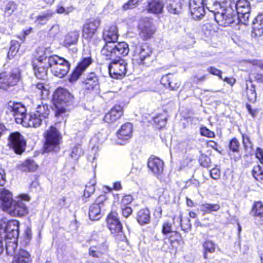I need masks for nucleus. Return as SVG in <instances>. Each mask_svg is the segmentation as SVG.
<instances>
[{
	"mask_svg": "<svg viewBox=\"0 0 263 263\" xmlns=\"http://www.w3.org/2000/svg\"><path fill=\"white\" fill-rule=\"evenodd\" d=\"M31 88L41 99L47 97L49 95V86L43 83L39 82L33 84L32 85Z\"/></svg>",
	"mask_w": 263,
	"mask_h": 263,
	"instance_id": "cd10ccee",
	"label": "nucleus"
},
{
	"mask_svg": "<svg viewBox=\"0 0 263 263\" xmlns=\"http://www.w3.org/2000/svg\"><path fill=\"white\" fill-rule=\"evenodd\" d=\"M48 64L53 74L59 78H64L69 70V62L57 55L48 56Z\"/></svg>",
	"mask_w": 263,
	"mask_h": 263,
	"instance_id": "39448f33",
	"label": "nucleus"
},
{
	"mask_svg": "<svg viewBox=\"0 0 263 263\" xmlns=\"http://www.w3.org/2000/svg\"><path fill=\"white\" fill-rule=\"evenodd\" d=\"M45 140V151L46 152H57L60 149L62 136L58 130L53 126H50L44 133Z\"/></svg>",
	"mask_w": 263,
	"mask_h": 263,
	"instance_id": "423d86ee",
	"label": "nucleus"
},
{
	"mask_svg": "<svg viewBox=\"0 0 263 263\" xmlns=\"http://www.w3.org/2000/svg\"><path fill=\"white\" fill-rule=\"evenodd\" d=\"M252 28L254 32L263 30V15H258L253 20Z\"/></svg>",
	"mask_w": 263,
	"mask_h": 263,
	"instance_id": "ea45409f",
	"label": "nucleus"
},
{
	"mask_svg": "<svg viewBox=\"0 0 263 263\" xmlns=\"http://www.w3.org/2000/svg\"><path fill=\"white\" fill-rule=\"evenodd\" d=\"M138 28L142 33H154L156 31V27L153 24V22L147 18L140 22Z\"/></svg>",
	"mask_w": 263,
	"mask_h": 263,
	"instance_id": "c85d7f7f",
	"label": "nucleus"
},
{
	"mask_svg": "<svg viewBox=\"0 0 263 263\" xmlns=\"http://www.w3.org/2000/svg\"><path fill=\"white\" fill-rule=\"evenodd\" d=\"M29 197L26 194L21 195L17 199L13 200L7 212L14 216H23L28 213V210L25 202L28 201Z\"/></svg>",
	"mask_w": 263,
	"mask_h": 263,
	"instance_id": "1a4fd4ad",
	"label": "nucleus"
},
{
	"mask_svg": "<svg viewBox=\"0 0 263 263\" xmlns=\"http://www.w3.org/2000/svg\"><path fill=\"white\" fill-rule=\"evenodd\" d=\"M117 57L120 58V55L125 56L128 54L129 49L128 45L125 42L118 43L116 45H114Z\"/></svg>",
	"mask_w": 263,
	"mask_h": 263,
	"instance_id": "473e14b6",
	"label": "nucleus"
},
{
	"mask_svg": "<svg viewBox=\"0 0 263 263\" xmlns=\"http://www.w3.org/2000/svg\"><path fill=\"white\" fill-rule=\"evenodd\" d=\"M183 2V0H166L165 7L168 12L178 14L181 11Z\"/></svg>",
	"mask_w": 263,
	"mask_h": 263,
	"instance_id": "b1692460",
	"label": "nucleus"
},
{
	"mask_svg": "<svg viewBox=\"0 0 263 263\" xmlns=\"http://www.w3.org/2000/svg\"><path fill=\"white\" fill-rule=\"evenodd\" d=\"M83 84L84 88L87 90L98 92L99 89V79L94 72L88 73L84 79Z\"/></svg>",
	"mask_w": 263,
	"mask_h": 263,
	"instance_id": "f3484780",
	"label": "nucleus"
},
{
	"mask_svg": "<svg viewBox=\"0 0 263 263\" xmlns=\"http://www.w3.org/2000/svg\"><path fill=\"white\" fill-rule=\"evenodd\" d=\"M164 4L161 0H149L146 7L148 12L159 14L162 12Z\"/></svg>",
	"mask_w": 263,
	"mask_h": 263,
	"instance_id": "bb28decb",
	"label": "nucleus"
},
{
	"mask_svg": "<svg viewBox=\"0 0 263 263\" xmlns=\"http://www.w3.org/2000/svg\"><path fill=\"white\" fill-rule=\"evenodd\" d=\"M31 258L30 254L24 250H20L14 255L12 263H31Z\"/></svg>",
	"mask_w": 263,
	"mask_h": 263,
	"instance_id": "c756f323",
	"label": "nucleus"
},
{
	"mask_svg": "<svg viewBox=\"0 0 263 263\" xmlns=\"http://www.w3.org/2000/svg\"><path fill=\"white\" fill-rule=\"evenodd\" d=\"M199 161L201 165L204 167H208L211 163L210 158L204 155H201L200 156Z\"/></svg>",
	"mask_w": 263,
	"mask_h": 263,
	"instance_id": "3c124183",
	"label": "nucleus"
},
{
	"mask_svg": "<svg viewBox=\"0 0 263 263\" xmlns=\"http://www.w3.org/2000/svg\"><path fill=\"white\" fill-rule=\"evenodd\" d=\"M101 55L106 60L117 57L113 45L105 44L101 50Z\"/></svg>",
	"mask_w": 263,
	"mask_h": 263,
	"instance_id": "f704fd0d",
	"label": "nucleus"
},
{
	"mask_svg": "<svg viewBox=\"0 0 263 263\" xmlns=\"http://www.w3.org/2000/svg\"><path fill=\"white\" fill-rule=\"evenodd\" d=\"M200 134L202 136L209 138H213L215 136L214 133L209 130L206 127H201L200 128Z\"/></svg>",
	"mask_w": 263,
	"mask_h": 263,
	"instance_id": "5fc2aeb1",
	"label": "nucleus"
},
{
	"mask_svg": "<svg viewBox=\"0 0 263 263\" xmlns=\"http://www.w3.org/2000/svg\"><path fill=\"white\" fill-rule=\"evenodd\" d=\"M253 177L258 181H263V171L260 165L254 166L252 171Z\"/></svg>",
	"mask_w": 263,
	"mask_h": 263,
	"instance_id": "c03bdc74",
	"label": "nucleus"
},
{
	"mask_svg": "<svg viewBox=\"0 0 263 263\" xmlns=\"http://www.w3.org/2000/svg\"><path fill=\"white\" fill-rule=\"evenodd\" d=\"M54 14V12L52 10H48L38 15L36 21L39 24H44L52 17Z\"/></svg>",
	"mask_w": 263,
	"mask_h": 263,
	"instance_id": "4c0bfd02",
	"label": "nucleus"
},
{
	"mask_svg": "<svg viewBox=\"0 0 263 263\" xmlns=\"http://www.w3.org/2000/svg\"><path fill=\"white\" fill-rule=\"evenodd\" d=\"M133 200V197L130 195L123 196L121 201V206H126V205L130 204L132 202Z\"/></svg>",
	"mask_w": 263,
	"mask_h": 263,
	"instance_id": "13d9d810",
	"label": "nucleus"
},
{
	"mask_svg": "<svg viewBox=\"0 0 263 263\" xmlns=\"http://www.w3.org/2000/svg\"><path fill=\"white\" fill-rule=\"evenodd\" d=\"M23 168L24 171H35L38 167L36 163L31 159L26 160L23 164Z\"/></svg>",
	"mask_w": 263,
	"mask_h": 263,
	"instance_id": "37998d69",
	"label": "nucleus"
},
{
	"mask_svg": "<svg viewBox=\"0 0 263 263\" xmlns=\"http://www.w3.org/2000/svg\"><path fill=\"white\" fill-rule=\"evenodd\" d=\"M20 46V44L17 41H11V46L8 53V57L9 59L13 58L16 55V54L18 52Z\"/></svg>",
	"mask_w": 263,
	"mask_h": 263,
	"instance_id": "a18cd8bd",
	"label": "nucleus"
},
{
	"mask_svg": "<svg viewBox=\"0 0 263 263\" xmlns=\"http://www.w3.org/2000/svg\"><path fill=\"white\" fill-rule=\"evenodd\" d=\"M252 211L255 216H261L263 215V203L261 202H256Z\"/></svg>",
	"mask_w": 263,
	"mask_h": 263,
	"instance_id": "de8ad7c7",
	"label": "nucleus"
},
{
	"mask_svg": "<svg viewBox=\"0 0 263 263\" xmlns=\"http://www.w3.org/2000/svg\"><path fill=\"white\" fill-rule=\"evenodd\" d=\"M16 239L17 238H5V249L8 255H12L15 252L17 246Z\"/></svg>",
	"mask_w": 263,
	"mask_h": 263,
	"instance_id": "e433bc0d",
	"label": "nucleus"
},
{
	"mask_svg": "<svg viewBox=\"0 0 263 263\" xmlns=\"http://www.w3.org/2000/svg\"><path fill=\"white\" fill-rule=\"evenodd\" d=\"M202 0H190L189 8L193 18H200L204 14Z\"/></svg>",
	"mask_w": 263,
	"mask_h": 263,
	"instance_id": "dca6fc26",
	"label": "nucleus"
},
{
	"mask_svg": "<svg viewBox=\"0 0 263 263\" xmlns=\"http://www.w3.org/2000/svg\"><path fill=\"white\" fill-rule=\"evenodd\" d=\"M32 104L35 107V110L34 111L45 120H46L49 115L50 110L48 106L41 102L39 104L37 102L32 101Z\"/></svg>",
	"mask_w": 263,
	"mask_h": 263,
	"instance_id": "2f4dec72",
	"label": "nucleus"
},
{
	"mask_svg": "<svg viewBox=\"0 0 263 263\" xmlns=\"http://www.w3.org/2000/svg\"><path fill=\"white\" fill-rule=\"evenodd\" d=\"M203 4L214 14L215 20L220 26H228L233 22L231 14L228 13L226 4L228 0H202Z\"/></svg>",
	"mask_w": 263,
	"mask_h": 263,
	"instance_id": "f257e3e1",
	"label": "nucleus"
},
{
	"mask_svg": "<svg viewBox=\"0 0 263 263\" xmlns=\"http://www.w3.org/2000/svg\"><path fill=\"white\" fill-rule=\"evenodd\" d=\"M122 214L125 218H127L132 213L133 210L130 207L124 206L122 207Z\"/></svg>",
	"mask_w": 263,
	"mask_h": 263,
	"instance_id": "680f3d73",
	"label": "nucleus"
},
{
	"mask_svg": "<svg viewBox=\"0 0 263 263\" xmlns=\"http://www.w3.org/2000/svg\"><path fill=\"white\" fill-rule=\"evenodd\" d=\"M91 58H84L73 72L71 75V79L73 80H77L85 69L91 64Z\"/></svg>",
	"mask_w": 263,
	"mask_h": 263,
	"instance_id": "393cba45",
	"label": "nucleus"
},
{
	"mask_svg": "<svg viewBox=\"0 0 263 263\" xmlns=\"http://www.w3.org/2000/svg\"><path fill=\"white\" fill-rule=\"evenodd\" d=\"M20 78V72L15 68L11 71L0 72V89L7 90L17 84Z\"/></svg>",
	"mask_w": 263,
	"mask_h": 263,
	"instance_id": "6e6552de",
	"label": "nucleus"
},
{
	"mask_svg": "<svg viewBox=\"0 0 263 263\" xmlns=\"http://www.w3.org/2000/svg\"><path fill=\"white\" fill-rule=\"evenodd\" d=\"M250 63L253 65L257 66L259 67V68H260L262 70H263V61L254 60L250 61Z\"/></svg>",
	"mask_w": 263,
	"mask_h": 263,
	"instance_id": "338daca9",
	"label": "nucleus"
},
{
	"mask_svg": "<svg viewBox=\"0 0 263 263\" xmlns=\"http://www.w3.org/2000/svg\"><path fill=\"white\" fill-rule=\"evenodd\" d=\"M203 248L206 252L213 253L215 250V244L212 241L207 240L203 243Z\"/></svg>",
	"mask_w": 263,
	"mask_h": 263,
	"instance_id": "8fccbe9b",
	"label": "nucleus"
},
{
	"mask_svg": "<svg viewBox=\"0 0 263 263\" xmlns=\"http://www.w3.org/2000/svg\"><path fill=\"white\" fill-rule=\"evenodd\" d=\"M107 247L105 243L102 242L97 245H91L89 250L90 255L95 257H100L106 252Z\"/></svg>",
	"mask_w": 263,
	"mask_h": 263,
	"instance_id": "7c9ffc66",
	"label": "nucleus"
},
{
	"mask_svg": "<svg viewBox=\"0 0 263 263\" xmlns=\"http://www.w3.org/2000/svg\"><path fill=\"white\" fill-rule=\"evenodd\" d=\"M127 65L126 62L120 58L113 60L108 67L109 74L115 79L122 78L126 74Z\"/></svg>",
	"mask_w": 263,
	"mask_h": 263,
	"instance_id": "9d476101",
	"label": "nucleus"
},
{
	"mask_svg": "<svg viewBox=\"0 0 263 263\" xmlns=\"http://www.w3.org/2000/svg\"><path fill=\"white\" fill-rule=\"evenodd\" d=\"M13 200L11 192L5 189H0V208L8 211Z\"/></svg>",
	"mask_w": 263,
	"mask_h": 263,
	"instance_id": "4be33fe9",
	"label": "nucleus"
},
{
	"mask_svg": "<svg viewBox=\"0 0 263 263\" xmlns=\"http://www.w3.org/2000/svg\"><path fill=\"white\" fill-rule=\"evenodd\" d=\"M201 211L204 213H210L212 212H216L220 209V205L218 204H212L205 202L200 206Z\"/></svg>",
	"mask_w": 263,
	"mask_h": 263,
	"instance_id": "58836bf2",
	"label": "nucleus"
},
{
	"mask_svg": "<svg viewBox=\"0 0 263 263\" xmlns=\"http://www.w3.org/2000/svg\"><path fill=\"white\" fill-rule=\"evenodd\" d=\"M18 225L17 220L8 221L6 219L0 220V234L5 238H17L18 237Z\"/></svg>",
	"mask_w": 263,
	"mask_h": 263,
	"instance_id": "0eeeda50",
	"label": "nucleus"
},
{
	"mask_svg": "<svg viewBox=\"0 0 263 263\" xmlns=\"http://www.w3.org/2000/svg\"><path fill=\"white\" fill-rule=\"evenodd\" d=\"M103 37L105 44L113 45L117 42L118 36V34H103Z\"/></svg>",
	"mask_w": 263,
	"mask_h": 263,
	"instance_id": "49530a36",
	"label": "nucleus"
},
{
	"mask_svg": "<svg viewBox=\"0 0 263 263\" xmlns=\"http://www.w3.org/2000/svg\"><path fill=\"white\" fill-rule=\"evenodd\" d=\"M73 99V96L65 88H59L55 91L53 99L56 107L57 117L64 118L68 115Z\"/></svg>",
	"mask_w": 263,
	"mask_h": 263,
	"instance_id": "f03ea898",
	"label": "nucleus"
},
{
	"mask_svg": "<svg viewBox=\"0 0 263 263\" xmlns=\"http://www.w3.org/2000/svg\"><path fill=\"white\" fill-rule=\"evenodd\" d=\"M147 166L154 174L158 176L163 171L164 162L158 157L151 156L148 160Z\"/></svg>",
	"mask_w": 263,
	"mask_h": 263,
	"instance_id": "6ab92c4d",
	"label": "nucleus"
},
{
	"mask_svg": "<svg viewBox=\"0 0 263 263\" xmlns=\"http://www.w3.org/2000/svg\"><path fill=\"white\" fill-rule=\"evenodd\" d=\"M16 9V5L12 2H10L7 4L5 8V15L7 16L11 15Z\"/></svg>",
	"mask_w": 263,
	"mask_h": 263,
	"instance_id": "09e8293b",
	"label": "nucleus"
},
{
	"mask_svg": "<svg viewBox=\"0 0 263 263\" xmlns=\"http://www.w3.org/2000/svg\"><path fill=\"white\" fill-rule=\"evenodd\" d=\"M239 143L236 138L232 139L229 143V147L233 152H237L238 150Z\"/></svg>",
	"mask_w": 263,
	"mask_h": 263,
	"instance_id": "864d4df0",
	"label": "nucleus"
},
{
	"mask_svg": "<svg viewBox=\"0 0 263 263\" xmlns=\"http://www.w3.org/2000/svg\"><path fill=\"white\" fill-rule=\"evenodd\" d=\"M150 218V212L148 209H143L138 211L137 213V220L141 225L149 223Z\"/></svg>",
	"mask_w": 263,
	"mask_h": 263,
	"instance_id": "72a5a7b5",
	"label": "nucleus"
},
{
	"mask_svg": "<svg viewBox=\"0 0 263 263\" xmlns=\"http://www.w3.org/2000/svg\"><path fill=\"white\" fill-rule=\"evenodd\" d=\"M242 141L246 149L252 147V143L250 141V138L248 136L245 135H242Z\"/></svg>",
	"mask_w": 263,
	"mask_h": 263,
	"instance_id": "0e129e2a",
	"label": "nucleus"
},
{
	"mask_svg": "<svg viewBox=\"0 0 263 263\" xmlns=\"http://www.w3.org/2000/svg\"><path fill=\"white\" fill-rule=\"evenodd\" d=\"M9 145L17 154H21L25 150L26 141L20 133H11L9 137Z\"/></svg>",
	"mask_w": 263,
	"mask_h": 263,
	"instance_id": "4468645a",
	"label": "nucleus"
},
{
	"mask_svg": "<svg viewBox=\"0 0 263 263\" xmlns=\"http://www.w3.org/2000/svg\"><path fill=\"white\" fill-rule=\"evenodd\" d=\"M207 71L211 74L218 76L219 79H223L222 77V71L220 70L217 69L216 68L210 66L207 68Z\"/></svg>",
	"mask_w": 263,
	"mask_h": 263,
	"instance_id": "603ef678",
	"label": "nucleus"
},
{
	"mask_svg": "<svg viewBox=\"0 0 263 263\" xmlns=\"http://www.w3.org/2000/svg\"><path fill=\"white\" fill-rule=\"evenodd\" d=\"M83 153L84 152L81 146L77 145L72 148L70 156L74 160H78L83 155Z\"/></svg>",
	"mask_w": 263,
	"mask_h": 263,
	"instance_id": "79ce46f5",
	"label": "nucleus"
},
{
	"mask_svg": "<svg viewBox=\"0 0 263 263\" xmlns=\"http://www.w3.org/2000/svg\"><path fill=\"white\" fill-rule=\"evenodd\" d=\"M90 184V185H87L86 186V188L84 190V194H86L87 193H89V194H93L94 193L95 191L94 186L96 184V181L92 180Z\"/></svg>",
	"mask_w": 263,
	"mask_h": 263,
	"instance_id": "bf43d9fd",
	"label": "nucleus"
},
{
	"mask_svg": "<svg viewBox=\"0 0 263 263\" xmlns=\"http://www.w3.org/2000/svg\"><path fill=\"white\" fill-rule=\"evenodd\" d=\"M123 114V108L121 105L114 106L104 118V121L108 123H111L119 119Z\"/></svg>",
	"mask_w": 263,
	"mask_h": 263,
	"instance_id": "412c9836",
	"label": "nucleus"
},
{
	"mask_svg": "<svg viewBox=\"0 0 263 263\" xmlns=\"http://www.w3.org/2000/svg\"><path fill=\"white\" fill-rule=\"evenodd\" d=\"M44 121L46 122V120L35 112L32 111L26 116L23 124L29 127H37Z\"/></svg>",
	"mask_w": 263,
	"mask_h": 263,
	"instance_id": "5701e85b",
	"label": "nucleus"
},
{
	"mask_svg": "<svg viewBox=\"0 0 263 263\" xmlns=\"http://www.w3.org/2000/svg\"><path fill=\"white\" fill-rule=\"evenodd\" d=\"M255 156L260 163L263 164V149L259 147L257 148L255 152Z\"/></svg>",
	"mask_w": 263,
	"mask_h": 263,
	"instance_id": "e2e57ef3",
	"label": "nucleus"
},
{
	"mask_svg": "<svg viewBox=\"0 0 263 263\" xmlns=\"http://www.w3.org/2000/svg\"><path fill=\"white\" fill-rule=\"evenodd\" d=\"M106 220L107 226L111 233L117 235H120L122 233V226L117 217V213H110Z\"/></svg>",
	"mask_w": 263,
	"mask_h": 263,
	"instance_id": "2eb2a0df",
	"label": "nucleus"
},
{
	"mask_svg": "<svg viewBox=\"0 0 263 263\" xmlns=\"http://www.w3.org/2000/svg\"><path fill=\"white\" fill-rule=\"evenodd\" d=\"M226 9L228 10V13L232 15L233 22L236 17L237 14L239 22L246 24L250 17V3L248 0H238L236 3H230L228 5L226 4Z\"/></svg>",
	"mask_w": 263,
	"mask_h": 263,
	"instance_id": "7ed1b4c3",
	"label": "nucleus"
},
{
	"mask_svg": "<svg viewBox=\"0 0 263 263\" xmlns=\"http://www.w3.org/2000/svg\"><path fill=\"white\" fill-rule=\"evenodd\" d=\"M106 199L104 195L100 196L92 204L89 211V217L92 220H98L101 217V211L106 204Z\"/></svg>",
	"mask_w": 263,
	"mask_h": 263,
	"instance_id": "ddd939ff",
	"label": "nucleus"
},
{
	"mask_svg": "<svg viewBox=\"0 0 263 263\" xmlns=\"http://www.w3.org/2000/svg\"><path fill=\"white\" fill-rule=\"evenodd\" d=\"M77 34H67L65 36L64 45L65 46H69L77 43L78 40Z\"/></svg>",
	"mask_w": 263,
	"mask_h": 263,
	"instance_id": "a19ab883",
	"label": "nucleus"
},
{
	"mask_svg": "<svg viewBox=\"0 0 263 263\" xmlns=\"http://www.w3.org/2000/svg\"><path fill=\"white\" fill-rule=\"evenodd\" d=\"M104 31L107 33H117V28L116 25H111L109 26H106L104 29Z\"/></svg>",
	"mask_w": 263,
	"mask_h": 263,
	"instance_id": "69168bd1",
	"label": "nucleus"
},
{
	"mask_svg": "<svg viewBox=\"0 0 263 263\" xmlns=\"http://www.w3.org/2000/svg\"><path fill=\"white\" fill-rule=\"evenodd\" d=\"M99 25V20H89L83 26V33H95Z\"/></svg>",
	"mask_w": 263,
	"mask_h": 263,
	"instance_id": "c9c22d12",
	"label": "nucleus"
},
{
	"mask_svg": "<svg viewBox=\"0 0 263 263\" xmlns=\"http://www.w3.org/2000/svg\"><path fill=\"white\" fill-rule=\"evenodd\" d=\"M254 78L255 80L259 82H263V75L259 73H255L254 74Z\"/></svg>",
	"mask_w": 263,
	"mask_h": 263,
	"instance_id": "774afa93",
	"label": "nucleus"
},
{
	"mask_svg": "<svg viewBox=\"0 0 263 263\" xmlns=\"http://www.w3.org/2000/svg\"><path fill=\"white\" fill-rule=\"evenodd\" d=\"M216 28V25H213L210 23H207L203 25L202 29L204 31H209L210 32H217L218 30H216L215 28Z\"/></svg>",
	"mask_w": 263,
	"mask_h": 263,
	"instance_id": "4d7b16f0",
	"label": "nucleus"
},
{
	"mask_svg": "<svg viewBox=\"0 0 263 263\" xmlns=\"http://www.w3.org/2000/svg\"><path fill=\"white\" fill-rule=\"evenodd\" d=\"M8 110L15 117L17 123L23 124L26 115V108L22 103L9 101L7 104Z\"/></svg>",
	"mask_w": 263,
	"mask_h": 263,
	"instance_id": "f8f14e48",
	"label": "nucleus"
},
{
	"mask_svg": "<svg viewBox=\"0 0 263 263\" xmlns=\"http://www.w3.org/2000/svg\"><path fill=\"white\" fill-rule=\"evenodd\" d=\"M47 49L39 48L36 52L32 62V66L36 77L39 79H45L47 77L48 56L46 54Z\"/></svg>",
	"mask_w": 263,
	"mask_h": 263,
	"instance_id": "20e7f679",
	"label": "nucleus"
},
{
	"mask_svg": "<svg viewBox=\"0 0 263 263\" xmlns=\"http://www.w3.org/2000/svg\"><path fill=\"white\" fill-rule=\"evenodd\" d=\"M162 233L163 234H168L171 233V236L169 238V240L172 246L176 241H179L180 238V235L176 231H172V224L170 222H165L163 223L162 227Z\"/></svg>",
	"mask_w": 263,
	"mask_h": 263,
	"instance_id": "a878e982",
	"label": "nucleus"
},
{
	"mask_svg": "<svg viewBox=\"0 0 263 263\" xmlns=\"http://www.w3.org/2000/svg\"><path fill=\"white\" fill-rule=\"evenodd\" d=\"M210 176L214 179L217 180L219 179L220 176L219 170L217 168H213L210 171Z\"/></svg>",
	"mask_w": 263,
	"mask_h": 263,
	"instance_id": "052dcab7",
	"label": "nucleus"
},
{
	"mask_svg": "<svg viewBox=\"0 0 263 263\" xmlns=\"http://www.w3.org/2000/svg\"><path fill=\"white\" fill-rule=\"evenodd\" d=\"M247 93L248 99L251 102H255L256 99V93L254 88L248 90Z\"/></svg>",
	"mask_w": 263,
	"mask_h": 263,
	"instance_id": "6e6d98bb",
	"label": "nucleus"
},
{
	"mask_svg": "<svg viewBox=\"0 0 263 263\" xmlns=\"http://www.w3.org/2000/svg\"><path fill=\"white\" fill-rule=\"evenodd\" d=\"M152 48L146 44L142 45L136 49L134 59L139 64L149 65L151 62Z\"/></svg>",
	"mask_w": 263,
	"mask_h": 263,
	"instance_id": "9b49d317",
	"label": "nucleus"
},
{
	"mask_svg": "<svg viewBox=\"0 0 263 263\" xmlns=\"http://www.w3.org/2000/svg\"><path fill=\"white\" fill-rule=\"evenodd\" d=\"M133 125L129 123H126L122 125L117 133L118 143L123 144L124 142L128 140L132 136Z\"/></svg>",
	"mask_w": 263,
	"mask_h": 263,
	"instance_id": "a211bd4d",
	"label": "nucleus"
},
{
	"mask_svg": "<svg viewBox=\"0 0 263 263\" xmlns=\"http://www.w3.org/2000/svg\"><path fill=\"white\" fill-rule=\"evenodd\" d=\"M161 83L164 86H167L172 90H177L181 85L179 79L171 73L163 76L161 79Z\"/></svg>",
	"mask_w": 263,
	"mask_h": 263,
	"instance_id": "aec40b11",
	"label": "nucleus"
}]
</instances>
